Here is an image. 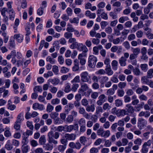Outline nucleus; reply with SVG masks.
Segmentation results:
<instances>
[{
    "instance_id": "1",
    "label": "nucleus",
    "mask_w": 153,
    "mask_h": 153,
    "mask_svg": "<svg viewBox=\"0 0 153 153\" xmlns=\"http://www.w3.org/2000/svg\"><path fill=\"white\" fill-rule=\"evenodd\" d=\"M60 133L58 132H54L51 131L48 134V143L45 144L43 146L45 149L46 150H51L53 148V146L52 144L56 145L58 143V141L56 140L59 137Z\"/></svg>"
},
{
    "instance_id": "2",
    "label": "nucleus",
    "mask_w": 153,
    "mask_h": 153,
    "mask_svg": "<svg viewBox=\"0 0 153 153\" xmlns=\"http://www.w3.org/2000/svg\"><path fill=\"white\" fill-rule=\"evenodd\" d=\"M81 80L83 82H91V78L90 74L87 71H84L80 74Z\"/></svg>"
},
{
    "instance_id": "3",
    "label": "nucleus",
    "mask_w": 153,
    "mask_h": 153,
    "mask_svg": "<svg viewBox=\"0 0 153 153\" xmlns=\"http://www.w3.org/2000/svg\"><path fill=\"white\" fill-rule=\"evenodd\" d=\"M97 57L93 55H90L88 58V66L91 68H94L97 62Z\"/></svg>"
},
{
    "instance_id": "4",
    "label": "nucleus",
    "mask_w": 153,
    "mask_h": 153,
    "mask_svg": "<svg viewBox=\"0 0 153 153\" xmlns=\"http://www.w3.org/2000/svg\"><path fill=\"white\" fill-rule=\"evenodd\" d=\"M69 147L72 149H76L79 150L81 147V144L79 142H76L75 143L73 142L69 143Z\"/></svg>"
},
{
    "instance_id": "5",
    "label": "nucleus",
    "mask_w": 153,
    "mask_h": 153,
    "mask_svg": "<svg viewBox=\"0 0 153 153\" xmlns=\"http://www.w3.org/2000/svg\"><path fill=\"white\" fill-rule=\"evenodd\" d=\"M147 124V121L145 119L141 118H139L138 120L137 123L138 127L140 129H142L143 127L146 126Z\"/></svg>"
},
{
    "instance_id": "6",
    "label": "nucleus",
    "mask_w": 153,
    "mask_h": 153,
    "mask_svg": "<svg viewBox=\"0 0 153 153\" xmlns=\"http://www.w3.org/2000/svg\"><path fill=\"white\" fill-rule=\"evenodd\" d=\"M65 138L68 140L74 141L76 139V135L73 133H66L65 134Z\"/></svg>"
},
{
    "instance_id": "7",
    "label": "nucleus",
    "mask_w": 153,
    "mask_h": 153,
    "mask_svg": "<svg viewBox=\"0 0 153 153\" xmlns=\"http://www.w3.org/2000/svg\"><path fill=\"white\" fill-rule=\"evenodd\" d=\"M32 107L33 109L34 110L38 109L40 110H42L44 108V106L43 105L38 103H35L33 104Z\"/></svg>"
},
{
    "instance_id": "8",
    "label": "nucleus",
    "mask_w": 153,
    "mask_h": 153,
    "mask_svg": "<svg viewBox=\"0 0 153 153\" xmlns=\"http://www.w3.org/2000/svg\"><path fill=\"white\" fill-rule=\"evenodd\" d=\"M126 112L127 111L128 113L129 114H132L134 111V109L133 106H131V104H128L126 105Z\"/></svg>"
},
{
    "instance_id": "9",
    "label": "nucleus",
    "mask_w": 153,
    "mask_h": 153,
    "mask_svg": "<svg viewBox=\"0 0 153 153\" xmlns=\"http://www.w3.org/2000/svg\"><path fill=\"white\" fill-rule=\"evenodd\" d=\"M72 70L74 71H76L79 70V62L77 59H75L74 61V66L72 67Z\"/></svg>"
},
{
    "instance_id": "10",
    "label": "nucleus",
    "mask_w": 153,
    "mask_h": 153,
    "mask_svg": "<svg viewBox=\"0 0 153 153\" xmlns=\"http://www.w3.org/2000/svg\"><path fill=\"white\" fill-rule=\"evenodd\" d=\"M30 24L29 22H27L26 25L25 29L27 32V33L26 34V38H29V35L30 34Z\"/></svg>"
},
{
    "instance_id": "11",
    "label": "nucleus",
    "mask_w": 153,
    "mask_h": 153,
    "mask_svg": "<svg viewBox=\"0 0 153 153\" xmlns=\"http://www.w3.org/2000/svg\"><path fill=\"white\" fill-rule=\"evenodd\" d=\"M78 49L85 53H87L88 51V49L82 43L80 44L79 45V47L78 48Z\"/></svg>"
},
{
    "instance_id": "12",
    "label": "nucleus",
    "mask_w": 153,
    "mask_h": 153,
    "mask_svg": "<svg viewBox=\"0 0 153 153\" xmlns=\"http://www.w3.org/2000/svg\"><path fill=\"white\" fill-rule=\"evenodd\" d=\"M9 15V19L11 20H13L15 18V13L13 9H11L9 10H7Z\"/></svg>"
},
{
    "instance_id": "13",
    "label": "nucleus",
    "mask_w": 153,
    "mask_h": 153,
    "mask_svg": "<svg viewBox=\"0 0 153 153\" xmlns=\"http://www.w3.org/2000/svg\"><path fill=\"white\" fill-rule=\"evenodd\" d=\"M126 110L119 109L117 110L116 115L118 117H123L126 115Z\"/></svg>"
},
{
    "instance_id": "14",
    "label": "nucleus",
    "mask_w": 153,
    "mask_h": 153,
    "mask_svg": "<svg viewBox=\"0 0 153 153\" xmlns=\"http://www.w3.org/2000/svg\"><path fill=\"white\" fill-rule=\"evenodd\" d=\"M108 65V66H106L105 70L106 72V74L108 76H111L113 74V71L111 69L110 65Z\"/></svg>"
},
{
    "instance_id": "15",
    "label": "nucleus",
    "mask_w": 153,
    "mask_h": 153,
    "mask_svg": "<svg viewBox=\"0 0 153 153\" xmlns=\"http://www.w3.org/2000/svg\"><path fill=\"white\" fill-rule=\"evenodd\" d=\"M127 59L123 56L121 57L119 59V63L121 66H125L126 65Z\"/></svg>"
},
{
    "instance_id": "16",
    "label": "nucleus",
    "mask_w": 153,
    "mask_h": 153,
    "mask_svg": "<svg viewBox=\"0 0 153 153\" xmlns=\"http://www.w3.org/2000/svg\"><path fill=\"white\" fill-rule=\"evenodd\" d=\"M80 89L81 91L84 92L87 91L89 87L87 84L84 83L82 82L80 83Z\"/></svg>"
},
{
    "instance_id": "17",
    "label": "nucleus",
    "mask_w": 153,
    "mask_h": 153,
    "mask_svg": "<svg viewBox=\"0 0 153 153\" xmlns=\"http://www.w3.org/2000/svg\"><path fill=\"white\" fill-rule=\"evenodd\" d=\"M85 15L91 19H94L96 17V14L94 13H91L90 10H88L85 12Z\"/></svg>"
},
{
    "instance_id": "18",
    "label": "nucleus",
    "mask_w": 153,
    "mask_h": 153,
    "mask_svg": "<svg viewBox=\"0 0 153 153\" xmlns=\"http://www.w3.org/2000/svg\"><path fill=\"white\" fill-rule=\"evenodd\" d=\"M133 72L134 74L137 76H139L143 74V73L137 67H135V68L133 69Z\"/></svg>"
},
{
    "instance_id": "19",
    "label": "nucleus",
    "mask_w": 153,
    "mask_h": 153,
    "mask_svg": "<svg viewBox=\"0 0 153 153\" xmlns=\"http://www.w3.org/2000/svg\"><path fill=\"white\" fill-rule=\"evenodd\" d=\"M22 138L23 139L22 141V145H27V144L28 142V141L27 140V137L25 136V133H23Z\"/></svg>"
},
{
    "instance_id": "20",
    "label": "nucleus",
    "mask_w": 153,
    "mask_h": 153,
    "mask_svg": "<svg viewBox=\"0 0 153 153\" xmlns=\"http://www.w3.org/2000/svg\"><path fill=\"white\" fill-rule=\"evenodd\" d=\"M140 67L141 70L144 72H146L148 69V65L146 64H141Z\"/></svg>"
},
{
    "instance_id": "21",
    "label": "nucleus",
    "mask_w": 153,
    "mask_h": 153,
    "mask_svg": "<svg viewBox=\"0 0 153 153\" xmlns=\"http://www.w3.org/2000/svg\"><path fill=\"white\" fill-rule=\"evenodd\" d=\"M109 79L108 77L107 76H102L101 77L100 80V83L102 85H104Z\"/></svg>"
},
{
    "instance_id": "22",
    "label": "nucleus",
    "mask_w": 153,
    "mask_h": 153,
    "mask_svg": "<svg viewBox=\"0 0 153 153\" xmlns=\"http://www.w3.org/2000/svg\"><path fill=\"white\" fill-rule=\"evenodd\" d=\"M5 148L8 150H10L13 149L12 145L11 144L10 140L7 141V143L5 145Z\"/></svg>"
},
{
    "instance_id": "23",
    "label": "nucleus",
    "mask_w": 153,
    "mask_h": 153,
    "mask_svg": "<svg viewBox=\"0 0 153 153\" xmlns=\"http://www.w3.org/2000/svg\"><path fill=\"white\" fill-rule=\"evenodd\" d=\"M79 140L81 144H82L83 145H85L87 141L86 137L84 136H82L80 137Z\"/></svg>"
},
{
    "instance_id": "24",
    "label": "nucleus",
    "mask_w": 153,
    "mask_h": 153,
    "mask_svg": "<svg viewBox=\"0 0 153 153\" xmlns=\"http://www.w3.org/2000/svg\"><path fill=\"white\" fill-rule=\"evenodd\" d=\"M54 109V107L50 103L48 104L46 107V111L48 113L51 112Z\"/></svg>"
},
{
    "instance_id": "25",
    "label": "nucleus",
    "mask_w": 153,
    "mask_h": 153,
    "mask_svg": "<svg viewBox=\"0 0 153 153\" xmlns=\"http://www.w3.org/2000/svg\"><path fill=\"white\" fill-rule=\"evenodd\" d=\"M129 20L128 17L127 16H123L120 17L119 19V22L122 23H124L125 21Z\"/></svg>"
},
{
    "instance_id": "26",
    "label": "nucleus",
    "mask_w": 153,
    "mask_h": 153,
    "mask_svg": "<svg viewBox=\"0 0 153 153\" xmlns=\"http://www.w3.org/2000/svg\"><path fill=\"white\" fill-rule=\"evenodd\" d=\"M118 64V62L116 60L112 61L111 64L113 70L116 71L117 69Z\"/></svg>"
},
{
    "instance_id": "27",
    "label": "nucleus",
    "mask_w": 153,
    "mask_h": 153,
    "mask_svg": "<svg viewBox=\"0 0 153 153\" xmlns=\"http://www.w3.org/2000/svg\"><path fill=\"white\" fill-rule=\"evenodd\" d=\"M86 110L88 112H93L95 110V107L94 105L88 106L86 108Z\"/></svg>"
},
{
    "instance_id": "28",
    "label": "nucleus",
    "mask_w": 153,
    "mask_h": 153,
    "mask_svg": "<svg viewBox=\"0 0 153 153\" xmlns=\"http://www.w3.org/2000/svg\"><path fill=\"white\" fill-rule=\"evenodd\" d=\"M46 142V140L44 135L41 136L39 139V143L41 145H44Z\"/></svg>"
},
{
    "instance_id": "29",
    "label": "nucleus",
    "mask_w": 153,
    "mask_h": 153,
    "mask_svg": "<svg viewBox=\"0 0 153 153\" xmlns=\"http://www.w3.org/2000/svg\"><path fill=\"white\" fill-rule=\"evenodd\" d=\"M71 90L70 84L68 83H66L65 85L64 91L65 93H67L70 92Z\"/></svg>"
},
{
    "instance_id": "30",
    "label": "nucleus",
    "mask_w": 153,
    "mask_h": 153,
    "mask_svg": "<svg viewBox=\"0 0 153 153\" xmlns=\"http://www.w3.org/2000/svg\"><path fill=\"white\" fill-rule=\"evenodd\" d=\"M28 149V146L27 145H22L21 147L22 152L23 153H27Z\"/></svg>"
},
{
    "instance_id": "31",
    "label": "nucleus",
    "mask_w": 153,
    "mask_h": 153,
    "mask_svg": "<svg viewBox=\"0 0 153 153\" xmlns=\"http://www.w3.org/2000/svg\"><path fill=\"white\" fill-rule=\"evenodd\" d=\"M80 43L78 44L77 42L75 41L74 42L72 43L70 45V47L71 48L74 49L75 48H77L79 47V45Z\"/></svg>"
},
{
    "instance_id": "32",
    "label": "nucleus",
    "mask_w": 153,
    "mask_h": 153,
    "mask_svg": "<svg viewBox=\"0 0 153 153\" xmlns=\"http://www.w3.org/2000/svg\"><path fill=\"white\" fill-rule=\"evenodd\" d=\"M58 115V113L56 112H51L50 114V117L53 119H55L57 117Z\"/></svg>"
},
{
    "instance_id": "33",
    "label": "nucleus",
    "mask_w": 153,
    "mask_h": 153,
    "mask_svg": "<svg viewBox=\"0 0 153 153\" xmlns=\"http://www.w3.org/2000/svg\"><path fill=\"white\" fill-rule=\"evenodd\" d=\"M147 77L148 78H151L153 77V68L149 69L147 72Z\"/></svg>"
},
{
    "instance_id": "34",
    "label": "nucleus",
    "mask_w": 153,
    "mask_h": 153,
    "mask_svg": "<svg viewBox=\"0 0 153 153\" xmlns=\"http://www.w3.org/2000/svg\"><path fill=\"white\" fill-rule=\"evenodd\" d=\"M49 81L50 82H51L52 84L55 85H57L59 82V80L57 79H50Z\"/></svg>"
},
{
    "instance_id": "35",
    "label": "nucleus",
    "mask_w": 153,
    "mask_h": 153,
    "mask_svg": "<svg viewBox=\"0 0 153 153\" xmlns=\"http://www.w3.org/2000/svg\"><path fill=\"white\" fill-rule=\"evenodd\" d=\"M79 87V85L77 83L73 84L72 85L71 90L74 92H76Z\"/></svg>"
},
{
    "instance_id": "36",
    "label": "nucleus",
    "mask_w": 153,
    "mask_h": 153,
    "mask_svg": "<svg viewBox=\"0 0 153 153\" xmlns=\"http://www.w3.org/2000/svg\"><path fill=\"white\" fill-rule=\"evenodd\" d=\"M123 102L120 99H117L115 100V105L117 107H120L123 105Z\"/></svg>"
},
{
    "instance_id": "37",
    "label": "nucleus",
    "mask_w": 153,
    "mask_h": 153,
    "mask_svg": "<svg viewBox=\"0 0 153 153\" xmlns=\"http://www.w3.org/2000/svg\"><path fill=\"white\" fill-rule=\"evenodd\" d=\"M19 116V115H18ZM14 128L16 130H18L19 129V119L18 118L16 121L15 122L14 124Z\"/></svg>"
},
{
    "instance_id": "38",
    "label": "nucleus",
    "mask_w": 153,
    "mask_h": 153,
    "mask_svg": "<svg viewBox=\"0 0 153 153\" xmlns=\"http://www.w3.org/2000/svg\"><path fill=\"white\" fill-rule=\"evenodd\" d=\"M66 148V146L63 145H59L58 146V149L60 152H63Z\"/></svg>"
},
{
    "instance_id": "39",
    "label": "nucleus",
    "mask_w": 153,
    "mask_h": 153,
    "mask_svg": "<svg viewBox=\"0 0 153 153\" xmlns=\"http://www.w3.org/2000/svg\"><path fill=\"white\" fill-rule=\"evenodd\" d=\"M114 91L113 89L110 88L107 90L106 92V94L109 96L113 95L114 93Z\"/></svg>"
},
{
    "instance_id": "40",
    "label": "nucleus",
    "mask_w": 153,
    "mask_h": 153,
    "mask_svg": "<svg viewBox=\"0 0 153 153\" xmlns=\"http://www.w3.org/2000/svg\"><path fill=\"white\" fill-rule=\"evenodd\" d=\"M60 101V100L59 99L56 98L51 100V103L53 105L58 104L59 103Z\"/></svg>"
},
{
    "instance_id": "41",
    "label": "nucleus",
    "mask_w": 153,
    "mask_h": 153,
    "mask_svg": "<svg viewBox=\"0 0 153 153\" xmlns=\"http://www.w3.org/2000/svg\"><path fill=\"white\" fill-rule=\"evenodd\" d=\"M80 82V77L79 76H76L71 81L73 83H79Z\"/></svg>"
},
{
    "instance_id": "42",
    "label": "nucleus",
    "mask_w": 153,
    "mask_h": 153,
    "mask_svg": "<svg viewBox=\"0 0 153 153\" xmlns=\"http://www.w3.org/2000/svg\"><path fill=\"white\" fill-rule=\"evenodd\" d=\"M139 98L141 100L146 101L148 98L147 97L143 94H142L139 96Z\"/></svg>"
},
{
    "instance_id": "43",
    "label": "nucleus",
    "mask_w": 153,
    "mask_h": 153,
    "mask_svg": "<svg viewBox=\"0 0 153 153\" xmlns=\"http://www.w3.org/2000/svg\"><path fill=\"white\" fill-rule=\"evenodd\" d=\"M126 82H120L118 83V85L119 88H124L126 86Z\"/></svg>"
},
{
    "instance_id": "44",
    "label": "nucleus",
    "mask_w": 153,
    "mask_h": 153,
    "mask_svg": "<svg viewBox=\"0 0 153 153\" xmlns=\"http://www.w3.org/2000/svg\"><path fill=\"white\" fill-rule=\"evenodd\" d=\"M69 71V69L68 68L65 67H62L61 68L60 72L62 73H66Z\"/></svg>"
},
{
    "instance_id": "45",
    "label": "nucleus",
    "mask_w": 153,
    "mask_h": 153,
    "mask_svg": "<svg viewBox=\"0 0 153 153\" xmlns=\"http://www.w3.org/2000/svg\"><path fill=\"white\" fill-rule=\"evenodd\" d=\"M110 134V131L109 130H107L106 131H104V130L103 133V134L102 137H107L109 136Z\"/></svg>"
},
{
    "instance_id": "46",
    "label": "nucleus",
    "mask_w": 153,
    "mask_h": 153,
    "mask_svg": "<svg viewBox=\"0 0 153 153\" xmlns=\"http://www.w3.org/2000/svg\"><path fill=\"white\" fill-rule=\"evenodd\" d=\"M80 126L82 125H85V120L84 118H81L79 120L78 122Z\"/></svg>"
},
{
    "instance_id": "47",
    "label": "nucleus",
    "mask_w": 153,
    "mask_h": 153,
    "mask_svg": "<svg viewBox=\"0 0 153 153\" xmlns=\"http://www.w3.org/2000/svg\"><path fill=\"white\" fill-rule=\"evenodd\" d=\"M140 49L139 48H136L132 50L133 54L137 56V55L140 53Z\"/></svg>"
},
{
    "instance_id": "48",
    "label": "nucleus",
    "mask_w": 153,
    "mask_h": 153,
    "mask_svg": "<svg viewBox=\"0 0 153 153\" xmlns=\"http://www.w3.org/2000/svg\"><path fill=\"white\" fill-rule=\"evenodd\" d=\"M105 98L106 97L105 95L104 94H102L99 96L98 99L104 102L106 101Z\"/></svg>"
},
{
    "instance_id": "49",
    "label": "nucleus",
    "mask_w": 153,
    "mask_h": 153,
    "mask_svg": "<svg viewBox=\"0 0 153 153\" xmlns=\"http://www.w3.org/2000/svg\"><path fill=\"white\" fill-rule=\"evenodd\" d=\"M103 112V109L101 107L98 106L96 107V114H99L100 113Z\"/></svg>"
},
{
    "instance_id": "50",
    "label": "nucleus",
    "mask_w": 153,
    "mask_h": 153,
    "mask_svg": "<svg viewBox=\"0 0 153 153\" xmlns=\"http://www.w3.org/2000/svg\"><path fill=\"white\" fill-rule=\"evenodd\" d=\"M27 127L29 128L31 130H33V126L32 124V122H30L27 121Z\"/></svg>"
},
{
    "instance_id": "51",
    "label": "nucleus",
    "mask_w": 153,
    "mask_h": 153,
    "mask_svg": "<svg viewBox=\"0 0 153 153\" xmlns=\"http://www.w3.org/2000/svg\"><path fill=\"white\" fill-rule=\"evenodd\" d=\"M73 120L74 117L72 115H69L67 118L66 120L68 123H71L73 121Z\"/></svg>"
},
{
    "instance_id": "52",
    "label": "nucleus",
    "mask_w": 153,
    "mask_h": 153,
    "mask_svg": "<svg viewBox=\"0 0 153 153\" xmlns=\"http://www.w3.org/2000/svg\"><path fill=\"white\" fill-rule=\"evenodd\" d=\"M149 80L146 78V76H143L141 77V81L142 83L148 84Z\"/></svg>"
},
{
    "instance_id": "53",
    "label": "nucleus",
    "mask_w": 153,
    "mask_h": 153,
    "mask_svg": "<svg viewBox=\"0 0 153 153\" xmlns=\"http://www.w3.org/2000/svg\"><path fill=\"white\" fill-rule=\"evenodd\" d=\"M46 61L49 62L51 64H54L55 63V59L51 58L50 56H48L47 57Z\"/></svg>"
},
{
    "instance_id": "54",
    "label": "nucleus",
    "mask_w": 153,
    "mask_h": 153,
    "mask_svg": "<svg viewBox=\"0 0 153 153\" xmlns=\"http://www.w3.org/2000/svg\"><path fill=\"white\" fill-rule=\"evenodd\" d=\"M34 91L35 92L38 91L39 92H41L42 90L41 86H36L34 88Z\"/></svg>"
},
{
    "instance_id": "55",
    "label": "nucleus",
    "mask_w": 153,
    "mask_h": 153,
    "mask_svg": "<svg viewBox=\"0 0 153 153\" xmlns=\"http://www.w3.org/2000/svg\"><path fill=\"white\" fill-rule=\"evenodd\" d=\"M104 130L103 128H100L97 130V134L98 135L102 137L103 133Z\"/></svg>"
},
{
    "instance_id": "56",
    "label": "nucleus",
    "mask_w": 153,
    "mask_h": 153,
    "mask_svg": "<svg viewBox=\"0 0 153 153\" xmlns=\"http://www.w3.org/2000/svg\"><path fill=\"white\" fill-rule=\"evenodd\" d=\"M144 104L143 102H141V104H139L135 107V108L137 110V111H140L141 108H143V105Z\"/></svg>"
},
{
    "instance_id": "57",
    "label": "nucleus",
    "mask_w": 153,
    "mask_h": 153,
    "mask_svg": "<svg viewBox=\"0 0 153 153\" xmlns=\"http://www.w3.org/2000/svg\"><path fill=\"white\" fill-rule=\"evenodd\" d=\"M92 87L93 89L96 90L98 89L100 86L97 82H94L92 84Z\"/></svg>"
},
{
    "instance_id": "58",
    "label": "nucleus",
    "mask_w": 153,
    "mask_h": 153,
    "mask_svg": "<svg viewBox=\"0 0 153 153\" xmlns=\"http://www.w3.org/2000/svg\"><path fill=\"white\" fill-rule=\"evenodd\" d=\"M82 105L84 106H87L88 104V102L86 99H82L81 101Z\"/></svg>"
},
{
    "instance_id": "59",
    "label": "nucleus",
    "mask_w": 153,
    "mask_h": 153,
    "mask_svg": "<svg viewBox=\"0 0 153 153\" xmlns=\"http://www.w3.org/2000/svg\"><path fill=\"white\" fill-rule=\"evenodd\" d=\"M142 142V140L140 138H137L134 141V143L135 144L140 145Z\"/></svg>"
},
{
    "instance_id": "60",
    "label": "nucleus",
    "mask_w": 153,
    "mask_h": 153,
    "mask_svg": "<svg viewBox=\"0 0 153 153\" xmlns=\"http://www.w3.org/2000/svg\"><path fill=\"white\" fill-rule=\"evenodd\" d=\"M66 11L68 16H71L72 15L73 13V11L70 7H68Z\"/></svg>"
},
{
    "instance_id": "61",
    "label": "nucleus",
    "mask_w": 153,
    "mask_h": 153,
    "mask_svg": "<svg viewBox=\"0 0 153 153\" xmlns=\"http://www.w3.org/2000/svg\"><path fill=\"white\" fill-rule=\"evenodd\" d=\"M149 148L143 145L141 149L142 153H147L148 152Z\"/></svg>"
},
{
    "instance_id": "62",
    "label": "nucleus",
    "mask_w": 153,
    "mask_h": 153,
    "mask_svg": "<svg viewBox=\"0 0 153 153\" xmlns=\"http://www.w3.org/2000/svg\"><path fill=\"white\" fill-rule=\"evenodd\" d=\"M105 5V2L102 1L100 2L97 4V7L98 8H102L104 7Z\"/></svg>"
},
{
    "instance_id": "63",
    "label": "nucleus",
    "mask_w": 153,
    "mask_h": 153,
    "mask_svg": "<svg viewBox=\"0 0 153 153\" xmlns=\"http://www.w3.org/2000/svg\"><path fill=\"white\" fill-rule=\"evenodd\" d=\"M98 96V93L97 92H93L91 95V97L93 99H96Z\"/></svg>"
},
{
    "instance_id": "64",
    "label": "nucleus",
    "mask_w": 153,
    "mask_h": 153,
    "mask_svg": "<svg viewBox=\"0 0 153 153\" xmlns=\"http://www.w3.org/2000/svg\"><path fill=\"white\" fill-rule=\"evenodd\" d=\"M98 152V149L95 147L92 148L90 150V153H97Z\"/></svg>"
}]
</instances>
